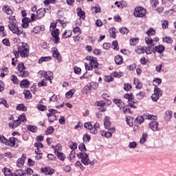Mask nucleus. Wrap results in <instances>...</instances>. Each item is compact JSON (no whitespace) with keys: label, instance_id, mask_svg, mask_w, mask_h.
<instances>
[{"label":"nucleus","instance_id":"nucleus-36","mask_svg":"<svg viewBox=\"0 0 176 176\" xmlns=\"http://www.w3.org/2000/svg\"><path fill=\"white\" fill-rule=\"evenodd\" d=\"M75 89H70L65 94L66 98H72V96L75 94Z\"/></svg>","mask_w":176,"mask_h":176},{"label":"nucleus","instance_id":"nucleus-25","mask_svg":"<svg viewBox=\"0 0 176 176\" xmlns=\"http://www.w3.org/2000/svg\"><path fill=\"white\" fill-rule=\"evenodd\" d=\"M146 45H148V46L152 47L155 46V40L152 39L151 36L146 37L145 38Z\"/></svg>","mask_w":176,"mask_h":176},{"label":"nucleus","instance_id":"nucleus-5","mask_svg":"<svg viewBox=\"0 0 176 176\" xmlns=\"http://www.w3.org/2000/svg\"><path fill=\"white\" fill-rule=\"evenodd\" d=\"M2 173H3L5 176H25V173L22 170H16L14 173H12V171L9 168H3L2 169Z\"/></svg>","mask_w":176,"mask_h":176},{"label":"nucleus","instance_id":"nucleus-59","mask_svg":"<svg viewBox=\"0 0 176 176\" xmlns=\"http://www.w3.org/2000/svg\"><path fill=\"white\" fill-rule=\"evenodd\" d=\"M112 47L113 48L114 50H119V47L118 46V41H114L112 42L111 44Z\"/></svg>","mask_w":176,"mask_h":176},{"label":"nucleus","instance_id":"nucleus-24","mask_svg":"<svg viewBox=\"0 0 176 176\" xmlns=\"http://www.w3.org/2000/svg\"><path fill=\"white\" fill-rule=\"evenodd\" d=\"M21 87H23L24 89H28V87H30V81L28 80H23L20 82Z\"/></svg>","mask_w":176,"mask_h":176},{"label":"nucleus","instance_id":"nucleus-56","mask_svg":"<svg viewBox=\"0 0 176 176\" xmlns=\"http://www.w3.org/2000/svg\"><path fill=\"white\" fill-rule=\"evenodd\" d=\"M104 82H113V77H112L111 76H105L104 78Z\"/></svg>","mask_w":176,"mask_h":176},{"label":"nucleus","instance_id":"nucleus-27","mask_svg":"<svg viewBox=\"0 0 176 176\" xmlns=\"http://www.w3.org/2000/svg\"><path fill=\"white\" fill-rule=\"evenodd\" d=\"M17 120L19 121L21 124V123H25V122H27V117H25V114L22 113V114L19 115L18 116Z\"/></svg>","mask_w":176,"mask_h":176},{"label":"nucleus","instance_id":"nucleus-60","mask_svg":"<svg viewBox=\"0 0 176 176\" xmlns=\"http://www.w3.org/2000/svg\"><path fill=\"white\" fill-rule=\"evenodd\" d=\"M52 32V36H58V34L60 31L58 29H54L53 30H50Z\"/></svg>","mask_w":176,"mask_h":176},{"label":"nucleus","instance_id":"nucleus-48","mask_svg":"<svg viewBox=\"0 0 176 176\" xmlns=\"http://www.w3.org/2000/svg\"><path fill=\"white\" fill-rule=\"evenodd\" d=\"M146 34L148 36H151V35H155V34H156V30L151 28L147 30Z\"/></svg>","mask_w":176,"mask_h":176},{"label":"nucleus","instance_id":"nucleus-58","mask_svg":"<svg viewBox=\"0 0 176 176\" xmlns=\"http://www.w3.org/2000/svg\"><path fill=\"white\" fill-rule=\"evenodd\" d=\"M120 32L126 35V34H129V29H127V28H120Z\"/></svg>","mask_w":176,"mask_h":176},{"label":"nucleus","instance_id":"nucleus-18","mask_svg":"<svg viewBox=\"0 0 176 176\" xmlns=\"http://www.w3.org/2000/svg\"><path fill=\"white\" fill-rule=\"evenodd\" d=\"M76 12L80 19H82V20H85V19H86V13L85 12V11L82 10V8H77Z\"/></svg>","mask_w":176,"mask_h":176},{"label":"nucleus","instance_id":"nucleus-4","mask_svg":"<svg viewBox=\"0 0 176 176\" xmlns=\"http://www.w3.org/2000/svg\"><path fill=\"white\" fill-rule=\"evenodd\" d=\"M18 51L21 57L26 58L30 56V51L28 50V44L23 43L21 45L18 46Z\"/></svg>","mask_w":176,"mask_h":176},{"label":"nucleus","instance_id":"nucleus-50","mask_svg":"<svg viewBox=\"0 0 176 176\" xmlns=\"http://www.w3.org/2000/svg\"><path fill=\"white\" fill-rule=\"evenodd\" d=\"M23 94L28 100H31V98H32V95H31V92L30 91H24Z\"/></svg>","mask_w":176,"mask_h":176},{"label":"nucleus","instance_id":"nucleus-7","mask_svg":"<svg viewBox=\"0 0 176 176\" xmlns=\"http://www.w3.org/2000/svg\"><path fill=\"white\" fill-rule=\"evenodd\" d=\"M19 76L21 78H27L30 75V72L25 70L24 63H21L18 65Z\"/></svg>","mask_w":176,"mask_h":176},{"label":"nucleus","instance_id":"nucleus-29","mask_svg":"<svg viewBox=\"0 0 176 176\" xmlns=\"http://www.w3.org/2000/svg\"><path fill=\"white\" fill-rule=\"evenodd\" d=\"M52 60V56H43L38 60V64H42V63L50 61Z\"/></svg>","mask_w":176,"mask_h":176},{"label":"nucleus","instance_id":"nucleus-44","mask_svg":"<svg viewBox=\"0 0 176 176\" xmlns=\"http://www.w3.org/2000/svg\"><path fill=\"white\" fill-rule=\"evenodd\" d=\"M16 166L17 167H23V166H24V158L23 157H21L19 158L17 162H16Z\"/></svg>","mask_w":176,"mask_h":176},{"label":"nucleus","instance_id":"nucleus-62","mask_svg":"<svg viewBox=\"0 0 176 176\" xmlns=\"http://www.w3.org/2000/svg\"><path fill=\"white\" fill-rule=\"evenodd\" d=\"M162 28L164 30H166V28L168 27V21L166 20L162 21Z\"/></svg>","mask_w":176,"mask_h":176},{"label":"nucleus","instance_id":"nucleus-37","mask_svg":"<svg viewBox=\"0 0 176 176\" xmlns=\"http://www.w3.org/2000/svg\"><path fill=\"white\" fill-rule=\"evenodd\" d=\"M10 80L14 83V85H19V83H20V80L15 75L11 76Z\"/></svg>","mask_w":176,"mask_h":176},{"label":"nucleus","instance_id":"nucleus-6","mask_svg":"<svg viewBox=\"0 0 176 176\" xmlns=\"http://www.w3.org/2000/svg\"><path fill=\"white\" fill-rule=\"evenodd\" d=\"M157 120V116L149 114L148 113L143 114L142 116H139L136 118L137 122L139 123H144V120Z\"/></svg>","mask_w":176,"mask_h":176},{"label":"nucleus","instance_id":"nucleus-11","mask_svg":"<svg viewBox=\"0 0 176 176\" xmlns=\"http://www.w3.org/2000/svg\"><path fill=\"white\" fill-rule=\"evenodd\" d=\"M148 127L152 131H160V127H159V122L156 120H152L148 123Z\"/></svg>","mask_w":176,"mask_h":176},{"label":"nucleus","instance_id":"nucleus-54","mask_svg":"<svg viewBox=\"0 0 176 176\" xmlns=\"http://www.w3.org/2000/svg\"><path fill=\"white\" fill-rule=\"evenodd\" d=\"M145 47H140L139 48H138L136 50V52L138 54H142V53H145Z\"/></svg>","mask_w":176,"mask_h":176},{"label":"nucleus","instance_id":"nucleus-49","mask_svg":"<svg viewBox=\"0 0 176 176\" xmlns=\"http://www.w3.org/2000/svg\"><path fill=\"white\" fill-rule=\"evenodd\" d=\"M54 132V129L52 126H48L47 130L45 131V133L47 134V135H49V134H53Z\"/></svg>","mask_w":176,"mask_h":176},{"label":"nucleus","instance_id":"nucleus-10","mask_svg":"<svg viewBox=\"0 0 176 176\" xmlns=\"http://www.w3.org/2000/svg\"><path fill=\"white\" fill-rule=\"evenodd\" d=\"M108 131H101L100 134L102 137H105V138H111L112 137V134L116 131L115 127H112L111 129H108Z\"/></svg>","mask_w":176,"mask_h":176},{"label":"nucleus","instance_id":"nucleus-40","mask_svg":"<svg viewBox=\"0 0 176 176\" xmlns=\"http://www.w3.org/2000/svg\"><path fill=\"white\" fill-rule=\"evenodd\" d=\"M124 98H126V100H129V102L131 101H134V98L133 97V94H125L124 95Z\"/></svg>","mask_w":176,"mask_h":176},{"label":"nucleus","instance_id":"nucleus-16","mask_svg":"<svg viewBox=\"0 0 176 176\" xmlns=\"http://www.w3.org/2000/svg\"><path fill=\"white\" fill-rule=\"evenodd\" d=\"M45 13H46V9L40 8L36 11V17L38 19H42V17H45Z\"/></svg>","mask_w":176,"mask_h":176},{"label":"nucleus","instance_id":"nucleus-47","mask_svg":"<svg viewBox=\"0 0 176 176\" xmlns=\"http://www.w3.org/2000/svg\"><path fill=\"white\" fill-rule=\"evenodd\" d=\"M123 72H113L112 73V76L114 78H122V76H123Z\"/></svg>","mask_w":176,"mask_h":176},{"label":"nucleus","instance_id":"nucleus-3","mask_svg":"<svg viewBox=\"0 0 176 176\" xmlns=\"http://www.w3.org/2000/svg\"><path fill=\"white\" fill-rule=\"evenodd\" d=\"M77 157H78V159H81V163H82V164H84L85 166H89V164H91V166H94V164H96V163H97V160H96L90 161V159L89 158V155H87L86 153H77Z\"/></svg>","mask_w":176,"mask_h":176},{"label":"nucleus","instance_id":"nucleus-38","mask_svg":"<svg viewBox=\"0 0 176 176\" xmlns=\"http://www.w3.org/2000/svg\"><path fill=\"white\" fill-rule=\"evenodd\" d=\"M113 102L118 108H122V107H123V101L120 99H113Z\"/></svg>","mask_w":176,"mask_h":176},{"label":"nucleus","instance_id":"nucleus-61","mask_svg":"<svg viewBox=\"0 0 176 176\" xmlns=\"http://www.w3.org/2000/svg\"><path fill=\"white\" fill-rule=\"evenodd\" d=\"M128 146L130 148V149H135V148H137V142H131L129 143Z\"/></svg>","mask_w":176,"mask_h":176},{"label":"nucleus","instance_id":"nucleus-23","mask_svg":"<svg viewBox=\"0 0 176 176\" xmlns=\"http://www.w3.org/2000/svg\"><path fill=\"white\" fill-rule=\"evenodd\" d=\"M104 126L105 129H109L111 126V118L108 116H105L104 119Z\"/></svg>","mask_w":176,"mask_h":176},{"label":"nucleus","instance_id":"nucleus-46","mask_svg":"<svg viewBox=\"0 0 176 176\" xmlns=\"http://www.w3.org/2000/svg\"><path fill=\"white\" fill-rule=\"evenodd\" d=\"M90 135L85 133L83 137H82V140L84 141V142H85L86 144L90 142Z\"/></svg>","mask_w":176,"mask_h":176},{"label":"nucleus","instance_id":"nucleus-26","mask_svg":"<svg viewBox=\"0 0 176 176\" xmlns=\"http://www.w3.org/2000/svg\"><path fill=\"white\" fill-rule=\"evenodd\" d=\"M2 9L3 12H5L6 14H13V11L12 10V9H10V7H9V6H3Z\"/></svg>","mask_w":176,"mask_h":176},{"label":"nucleus","instance_id":"nucleus-57","mask_svg":"<svg viewBox=\"0 0 176 176\" xmlns=\"http://www.w3.org/2000/svg\"><path fill=\"white\" fill-rule=\"evenodd\" d=\"M139 39L137 38H132L130 40V45H131V46H135V45H137V43H138Z\"/></svg>","mask_w":176,"mask_h":176},{"label":"nucleus","instance_id":"nucleus-19","mask_svg":"<svg viewBox=\"0 0 176 176\" xmlns=\"http://www.w3.org/2000/svg\"><path fill=\"white\" fill-rule=\"evenodd\" d=\"M97 107L98 109L100 111V112H104L105 111V102L103 101H98L97 102Z\"/></svg>","mask_w":176,"mask_h":176},{"label":"nucleus","instance_id":"nucleus-9","mask_svg":"<svg viewBox=\"0 0 176 176\" xmlns=\"http://www.w3.org/2000/svg\"><path fill=\"white\" fill-rule=\"evenodd\" d=\"M146 14V10L142 7H136L135 8L134 16L135 17H144Z\"/></svg>","mask_w":176,"mask_h":176},{"label":"nucleus","instance_id":"nucleus-14","mask_svg":"<svg viewBox=\"0 0 176 176\" xmlns=\"http://www.w3.org/2000/svg\"><path fill=\"white\" fill-rule=\"evenodd\" d=\"M18 140L16 138H10L9 140H7V143L6 145L8 146H16V142H17Z\"/></svg>","mask_w":176,"mask_h":176},{"label":"nucleus","instance_id":"nucleus-52","mask_svg":"<svg viewBox=\"0 0 176 176\" xmlns=\"http://www.w3.org/2000/svg\"><path fill=\"white\" fill-rule=\"evenodd\" d=\"M136 97L138 100H142L145 97V93L144 92H139L136 94Z\"/></svg>","mask_w":176,"mask_h":176},{"label":"nucleus","instance_id":"nucleus-45","mask_svg":"<svg viewBox=\"0 0 176 176\" xmlns=\"http://www.w3.org/2000/svg\"><path fill=\"white\" fill-rule=\"evenodd\" d=\"M56 156L59 160H61L62 162H64L65 160V155L63 153L57 152L56 153Z\"/></svg>","mask_w":176,"mask_h":176},{"label":"nucleus","instance_id":"nucleus-15","mask_svg":"<svg viewBox=\"0 0 176 176\" xmlns=\"http://www.w3.org/2000/svg\"><path fill=\"white\" fill-rule=\"evenodd\" d=\"M21 125V124L20 123V121L18 120L12 121L8 124V126L9 127H10V129H17V127H19V126Z\"/></svg>","mask_w":176,"mask_h":176},{"label":"nucleus","instance_id":"nucleus-39","mask_svg":"<svg viewBox=\"0 0 176 176\" xmlns=\"http://www.w3.org/2000/svg\"><path fill=\"white\" fill-rule=\"evenodd\" d=\"M68 146L69 148H70V149H73V151H75V149L78 148V145L76 144V143L72 141L68 142Z\"/></svg>","mask_w":176,"mask_h":176},{"label":"nucleus","instance_id":"nucleus-55","mask_svg":"<svg viewBox=\"0 0 176 176\" xmlns=\"http://www.w3.org/2000/svg\"><path fill=\"white\" fill-rule=\"evenodd\" d=\"M0 36H6V33L5 32V27L0 26Z\"/></svg>","mask_w":176,"mask_h":176},{"label":"nucleus","instance_id":"nucleus-35","mask_svg":"<svg viewBox=\"0 0 176 176\" xmlns=\"http://www.w3.org/2000/svg\"><path fill=\"white\" fill-rule=\"evenodd\" d=\"M41 31H45V26H36L33 29L34 34H38V32H41Z\"/></svg>","mask_w":176,"mask_h":176},{"label":"nucleus","instance_id":"nucleus-2","mask_svg":"<svg viewBox=\"0 0 176 176\" xmlns=\"http://www.w3.org/2000/svg\"><path fill=\"white\" fill-rule=\"evenodd\" d=\"M87 60L89 61V63H85L86 71H93V69H97L98 68V62H97V58L94 56H87Z\"/></svg>","mask_w":176,"mask_h":176},{"label":"nucleus","instance_id":"nucleus-33","mask_svg":"<svg viewBox=\"0 0 176 176\" xmlns=\"http://www.w3.org/2000/svg\"><path fill=\"white\" fill-rule=\"evenodd\" d=\"M109 32L111 38H113V39L116 38V29L115 28H110Z\"/></svg>","mask_w":176,"mask_h":176},{"label":"nucleus","instance_id":"nucleus-8","mask_svg":"<svg viewBox=\"0 0 176 176\" xmlns=\"http://www.w3.org/2000/svg\"><path fill=\"white\" fill-rule=\"evenodd\" d=\"M163 91L160 89L159 87H155L154 88V94H152L151 98L154 102H157V100L162 96Z\"/></svg>","mask_w":176,"mask_h":176},{"label":"nucleus","instance_id":"nucleus-22","mask_svg":"<svg viewBox=\"0 0 176 176\" xmlns=\"http://www.w3.org/2000/svg\"><path fill=\"white\" fill-rule=\"evenodd\" d=\"M54 78V77L53 76V72H52L51 71L45 72V78L47 80H50V83H52V80Z\"/></svg>","mask_w":176,"mask_h":176},{"label":"nucleus","instance_id":"nucleus-17","mask_svg":"<svg viewBox=\"0 0 176 176\" xmlns=\"http://www.w3.org/2000/svg\"><path fill=\"white\" fill-rule=\"evenodd\" d=\"M166 47L163 45H159L154 47V52L156 53H159L160 54H162L164 52V50Z\"/></svg>","mask_w":176,"mask_h":176},{"label":"nucleus","instance_id":"nucleus-53","mask_svg":"<svg viewBox=\"0 0 176 176\" xmlns=\"http://www.w3.org/2000/svg\"><path fill=\"white\" fill-rule=\"evenodd\" d=\"M91 10L94 13H100V12L101 11V8L99 7V6H98L92 7Z\"/></svg>","mask_w":176,"mask_h":176},{"label":"nucleus","instance_id":"nucleus-12","mask_svg":"<svg viewBox=\"0 0 176 176\" xmlns=\"http://www.w3.org/2000/svg\"><path fill=\"white\" fill-rule=\"evenodd\" d=\"M52 52L54 58H56L58 63H61V54H60V52H58L57 47H54L52 48Z\"/></svg>","mask_w":176,"mask_h":176},{"label":"nucleus","instance_id":"nucleus-34","mask_svg":"<svg viewBox=\"0 0 176 176\" xmlns=\"http://www.w3.org/2000/svg\"><path fill=\"white\" fill-rule=\"evenodd\" d=\"M16 111H21L25 112L27 111V107L23 104H19L16 106Z\"/></svg>","mask_w":176,"mask_h":176},{"label":"nucleus","instance_id":"nucleus-51","mask_svg":"<svg viewBox=\"0 0 176 176\" xmlns=\"http://www.w3.org/2000/svg\"><path fill=\"white\" fill-rule=\"evenodd\" d=\"M34 145L36 149H42L43 148V144L40 142H36Z\"/></svg>","mask_w":176,"mask_h":176},{"label":"nucleus","instance_id":"nucleus-43","mask_svg":"<svg viewBox=\"0 0 176 176\" xmlns=\"http://www.w3.org/2000/svg\"><path fill=\"white\" fill-rule=\"evenodd\" d=\"M90 91H91V87H90V84H88L83 88V93L84 94H87Z\"/></svg>","mask_w":176,"mask_h":176},{"label":"nucleus","instance_id":"nucleus-30","mask_svg":"<svg viewBox=\"0 0 176 176\" xmlns=\"http://www.w3.org/2000/svg\"><path fill=\"white\" fill-rule=\"evenodd\" d=\"M35 153L36 155L35 159L36 160H41V159H42V151H41V148H36L35 150Z\"/></svg>","mask_w":176,"mask_h":176},{"label":"nucleus","instance_id":"nucleus-64","mask_svg":"<svg viewBox=\"0 0 176 176\" xmlns=\"http://www.w3.org/2000/svg\"><path fill=\"white\" fill-rule=\"evenodd\" d=\"M89 85L91 89H94V90L98 87V84L97 82H91L89 83Z\"/></svg>","mask_w":176,"mask_h":176},{"label":"nucleus","instance_id":"nucleus-41","mask_svg":"<svg viewBox=\"0 0 176 176\" xmlns=\"http://www.w3.org/2000/svg\"><path fill=\"white\" fill-rule=\"evenodd\" d=\"M146 138H148V133H144L142 134V137L140 138V144H145L146 142Z\"/></svg>","mask_w":176,"mask_h":176},{"label":"nucleus","instance_id":"nucleus-13","mask_svg":"<svg viewBox=\"0 0 176 176\" xmlns=\"http://www.w3.org/2000/svg\"><path fill=\"white\" fill-rule=\"evenodd\" d=\"M41 172H43L45 175H53V174H54V170L49 167L41 168Z\"/></svg>","mask_w":176,"mask_h":176},{"label":"nucleus","instance_id":"nucleus-1","mask_svg":"<svg viewBox=\"0 0 176 176\" xmlns=\"http://www.w3.org/2000/svg\"><path fill=\"white\" fill-rule=\"evenodd\" d=\"M9 20L8 28L10 31L12 32V34H15L16 35H21V34H23V28H19L17 25L16 17L14 16H11L9 17Z\"/></svg>","mask_w":176,"mask_h":176},{"label":"nucleus","instance_id":"nucleus-28","mask_svg":"<svg viewBox=\"0 0 176 176\" xmlns=\"http://www.w3.org/2000/svg\"><path fill=\"white\" fill-rule=\"evenodd\" d=\"M171 118H173V111H171L170 110L166 111L165 112L164 120H166V122H168V120H170V119H171Z\"/></svg>","mask_w":176,"mask_h":176},{"label":"nucleus","instance_id":"nucleus-21","mask_svg":"<svg viewBox=\"0 0 176 176\" xmlns=\"http://www.w3.org/2000/svg\"><path fill=\"white\" fill-rule=\"evenodd\" d=\"M114 60L117 65H122V64H123V57H122L120 55H116Z\"/></svg>","mask_w":176,"mask_h":176},{"label":"nucleus","instance_id":"nucleus-20","mask_svg":"<svg viewBox=\"0 0 176 176\" xmlns=\"http://www.w3.org/2000/svg\"><path fill=\"white\" fill-rule=\"evenodd\" d=\"M70 36H72V31H71L70 30H66L62 34V38L63 39H67L68 38H70Z\"/></svg>","mask_w":176,"mask_h":176},{"label":"nucleus","instance_id":"nucleus-31","mask_svg":"<svg viewBox=\"0 0 176 176\" xmlns=\"http://www.w3.org/2000/svg\"><path fill=\"white\" fill-rule=\"evenodd\" d=\"M47 116L48 117V120L50 123H53V122L57 119V117L54 114L47 113Z\"/></svg>","mask_w":176,"mask_h":176},{"label":"nucleus","instance_id":"nucleus-42","mask_svg":"<svg viewBox=\"0 0 176 176\" xmlns=\"http://www.w3.org/2000/svg\"><path fill=\"white\" fill-rule=\"evenodd\" d=\"M150 5L153 9L156 8L157 5H159V0H150Z\"/></svg>","mask_w":176,"mask_h":176},{"label":"nucleus","instance_id":"nucleus-63","mask_svg":"<svg viewBox=\"0 0 176 176\" xmlns=\"http://www.w3.org/2000/svg\"><path fill=\"white\" fill-rule=\"evenodd\" d=\"M78 148L81 151V152H86V146H85V144L83 143L80 144Z\"/></svg>","mask_w":176,"mask_h":176},{"label":"nucleus","instance_id":"nucleus-32","mask_svg":"<svg viewBox=\"0 0 176 176\" xmlns=\"http://www.w3.org/2000/svg\"><path fill=\"white\" fill-rule=\"evenodd\" d=\"M133 83L136 89H142V83L138 78L134 79Z\"/></svg>","mask_w":176,"mask_h":176}]
</instances>
